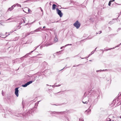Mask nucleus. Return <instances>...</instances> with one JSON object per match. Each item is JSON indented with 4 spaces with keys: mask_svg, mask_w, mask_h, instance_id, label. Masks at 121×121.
I'll list each match as a JSON object with an SVG mask.
<instances>
[{
    "mask_svg": "<svg viewBox=\"0 0 121 121\" xmlns=\"http://www.w3.org/2000/svg\"><path fill=\"white\" fill-rule=\"evenodd\" d=\"M101 91L99 89H96L92 90L91 91V93L93 96H92L88 100V101H93V102L95 103L96 99H94L95 98H96L98 99L99 98V96L101 93Z\"/></svg>",
    "mask_w": 121,
    "mask_h": 121,
    "instance_id": "f257e3e1",
    "label": "nucleus"
},
{
    "mask_svg": "<svg viewBox=\"0 0 121 121\" xmlns=\"http://www.w3.org/2000/svg\"><path fill=\"white\" fill-rule=\"evenodd\" d=\"M30 80L32 78V81H30L28 82L25 84L23 85H22V86L23 87H26L28 85H29L30 84L32 83L35 80V77L34 76H30Z\"/></svg>",
    "mask_w": 121,
    "mask_h": 121,
    "instance_id": "f03ea898",
    "label": "nucleus"
},
{
    "mask_svg": "<svg viewBox=\"0 0 121 121\" xmlns=\"http://www.w3.org/2000/svg\"><path fill=\"white\" fill-rule=\"evenodd\" d=\"M73 26L76 27L77 29H78L80 26V24L78 21H76L73 24Z\"/></svg>",
    "mask_w": 121,
    "mask_h": 121,
    "instance_id": "7ed1b4c3",
    "label": "nucleus"
},
{
    "mask_svg": "<svg viewBox=\"0 0 121 121\" xmlns=\"http://www.w3.org/2000/svg\"><path fill=\"white\" fill-rule=\"evenodd\" d=\"M56 10L57 13L59 15L60 17H62L63 15V14L61 11L57 8L56 9Z\"/></svg>",
    "mask_w": 121,
    "mask_h": 121,
    "instance_id": "20e7f679",
    "label": "nucleus"
},
{
    "mask_svg": "<svg viewBox=\"0 0 121 121\" xmlns=\"http://www.w3.org/2000/svg\"><path fill=\"white\" fill-rule=\"evenodd\" d=\"M65 112H51V113L52 114H62L65 113Z\"/></svg>",
    "mask_w": 121,
    "mask_h": 121,
    "instance_id": "39448f33",
    "label": "nucleus"
},
{
    "mask_svg": "<svg viewBox=\"0 0 121 121\" xmlns=\"http://www.w3.org/2000/svg\"><path fill=\"white\" fill-rule=\"evenodd\" d=\"M19 87H17L15 88V94L16 95L17 97H18L19 95H18V92L19 91L18 90V89L19 88Z\"/></svg>",
    "mask_w": 121,
    "mask_h": 121,
    "instance_id": "423d86ee",
    "label": "nucleus"
},
{
    "mask_svg": "<svg viewBox=\"0 0 121 121\" xmlns=\"http://www.w3.org/2000/svg\"><path fill=\"white\" fill-rule=\"evenodd\" d=\"M27 111L28 112L26 114V115H30V113H32V112H33V109H31L29 110H28Z\"/></svg>",
    "mask_w": 121,
    "mask_h": 121,
    "instance_id": "0eeeda50",
    "label": "nucleus"
},
{
    "mask_svg": "<svg viewBox=\"0 0 121 121\" xmlns=\"http://www.w3.org/2000/svg\"><path fill=\"white\" fill-rule=\"evenodd\" d=\"M85 98V99L87 98V97H86L85 96V94L83 96V99L82 100V103H83L84 104H87L88 103L87 101H86L84 102V98Z\"/></svg>",
    "mask_w": 121,
    "mask_h": 121,
    "instance_id": "6e6552de",
    "label": "nucleus"
},
{
    "mask_svg": "<svg viewBox=\"0 0 121 121\" xmlns=\"http://www.w3.org/2000/svg\"><path fill=\"white\" fill-rule=\"evenodd\" d=\"M118 98H115L112 101V103L113 104H115L116 103H118L119 102V101H118Z\"/></svg>",
    "mask_w": 121,
    "mask_h": 121,
    "instance_id": "1a4fd4ad",
    "label": "nucleus"
},
{
    "mask_svg": "<svg viewBox=\"0 0 121 121\" xmlns=\"http://www.w3.org/2000/svg\"><path fill=\"white\" fill-rule=\"evenodd\" d=\"M13 18H10L6 21V22H13L14 21V20H13Z\"/></svg>",
    "mask_w": 121,
    "mask_h": 121,
    "instance_id": "9d476101",
    "label": "nucleus"
},
{
    "mask_svg": "<svg viewBox=\"0 0 121 121\" xmlns=\"http://www.w3.org/2000/svg\"><path fill=\"white\" fill-rule=\"evenodd\" d=\"M121 44V43H120L119 45H118V46H117L115 47V48L114 47L113 48H110V49H106L104 50L105 51H108V50H111V49H114L115 48H116V47H118Z\"/></svg>",
    "mask_w": 121,
    "mask_h": 121,
    "instance_id": "9b49d317",
    "label": "nucleus"
},
{
    "mask_svg": "<svg viewBox=\"0 0 121 121\" xmlns=\"http://www.w3.org/2000/svg\"><path fill=\"white\" fill-rule=\"evenodd\" d=\"M8 36V35H6V36L5 35H3L2 34H0V36L2 38H5L7 36Z\"/></svg>",
    "mask_w": 121,
    "mask_h": 121,
    "instance_id": "f8f14e48",
    "label": "nucleus"
},
{
    "mask_svg": "<svg viewBox=\"0 0 121 121\" xmlns=\"http://www.w3.org/2000/svg\"><path fill=\"white\" fill-rule=\"evenodd\" d=\"M56 5L55 4H53L52 5V9L53 10H55L56 9Z\"/></svg>",
    "mask_w": 121,
    "mask_h": 121,
    "instance_id": "ddd939ff",
    "label": "nucleus"
},
{
    "mask_svg": "<svg viewBox=\"0 0 121 121\" xmlns=\"http://www.w3.org/2000/svg\"><path fill=\"white\" fill-rule=\"evenodd\" d=\"M13 8L14 7H12V6L11 7H10L8 9V10L11 11L13 9Z\"/></svg>",
    "mask_w": 121,
    "mask_h": 121,
    "instance_id": "4468645a",
    "label": "nucleus"
},
{
    "mask_svg": "<svg viewBox=\"0 0 121 121\" xmlns=\"http://www.w3.org/2000/svg\"><path fill=\"white\" fill-rule=\"evenodd\" d=\"M25 8L26 9L28 10V13H30L31 12L30 10L27 7H25Z\"/></svg>",
    "mask_w": 121,
    "mask_h": 121,
    "instance_id": "2eb2a0df",
    "label": "nucleus"
},
{
    "mask_svg": "<svg viewBox=\"0 0 121 121\" xmlns=\"http://www.w3.org/2000/svg\"><path fill=\"white\" fill-rule=\"evenodd\" d=\"M91 111V109H87V110H86V112H87L88 113V114L89 113V112H90Z\"/></svg>",
    "mask_w": 121,
    "mask_h": 121,
    "instance_id": "dca6fc26",
    "label": "nucleus"
},
{
    "mask_svg": "<svg viewBox=\"0 0 121 121\" xmlns=\"http://www.w3.org/2000/svg\"><path fill=\"white\" fill-rule=\"evenodd\" d=\"M58 41V39L57 38V37H55L54 39V41L55 42H56L57 41Z\"/></svg>",
    "mask_w": 121,
    "mask_h": 121,
    "instance_id": "f3484780",
    "label": "nucleus"
},
{
    "mask_svg": "<svg viewBox=\"0 0 121 121\" xmlns=\"http://www.w3.org/2000/svg\"><path fill=\"white\" fill-rule=\"evenodd\" d=\"M25 20L26 19L24 17H23L22 19V20L23 22L24 23H25Z\"/></svg>",
    "mask_w": 121,
    "mask_h": 121,
    "instance_id": "a211bd4d",
    "label": "nucleus"
},
{
    "mask_svg": "<svg viewBox=\"0 0 121 121\" xmlns=\"http://www.w3.org/2000/svg\"><path fill=\"white\" fill-rule=\"evenodd\" d=\"M114 22L113 20H112L109 22V23L110 24H112L114 23Z\"/></svg>",
    "mask_w": 121,
    "mask_h": 121,
    "instance_id": "6ab92c4d",
    "label": "nucleus"
},
{
    "mask_svg": "<svg viewBox=\"0 0 121 121\" xmlns=\"http://www.w3.org/2000/svg\"><path fill=\"white\" fill-rule=\"evenodd\" d=\"M52 44H48V43H47L46 44V46H50V45H52Z\"/></svg>",
    "mask_w": 121,
    "mask_h": 121,
    "instance_id": "aec40b11",
    "label": "nucleus"
},
{
    "mask_svg": "<svg viewBox=\"0 0 121 121\" xmlns=\"http://www.w3.org/2000/svg\"><path fill=\"white\" fill-rule=\"evenodd\" d=\"M16 5H17V6H18V7L20 6V7H21V5L20 4H18V3H17V4H16Z\"/></svg>",
    "mask_w": 121,
    "mask_h": 121,
    "instance_id": "412c9836",
    "label": "nucleus"
},
{
    "mask_svg": "<svg viewBox=\"0 0 121 121\" xmlns=\"http://www.w3.org/2000/svg\"><path fill=\"white\" fill-rule=\"evenodd\" d=\"M28 55L27 54H26V55H25V56H24L23 57L25 58H26L27 57Z\"/></svg>",
    "mask_w": 121,
    "mask_h": 121,
    "instance_id": "4be33fe9",
    "label": "nucleus"
},
{
    "mask_svg": "<svg viewBox=\"0 0 121 121\" xmlns=\"http://www.w3.org/2000/svg\"><path fill=\"white\" fill-rule=\"evenodd\" d=\"M92 54L91 53L90 54H89V55L88 56V57H86V58H81V59H83L84 58H88V57L90 56Z\"/></svg>",
    "mask_w": 121,
    "mask_h": 121,
    "instance_id": "5701e85b",
    "label": "nucleus"
},
{
    "mask_svg": "<svg viewBox=\"0 0 121 121\" xmlns=\"http://www.w3.org/2000/svg\"><path fill=\"white\" fill-rule=\"evenodd\" d=\"M30 34V33H26V35H25V36H27L28 35H29Z\"/></svg>",
    "mask_w": 121,
    "mask_h": 121,
    "instance_id": "b1692460",
    "label": "nucleus"
},
{
    "mask_svg": "<svg viewBox=\"0 0 121 121\" xmlns=\"http://www.w3.org/2000/svg\"><path fill=\"white\" fill-rule=\"evenodd\" d=\"M60 85H61L60 84L58 85H56L55 86H56V87L59 86H60ZM52 86L53 87L55 86L54 85Z\"/></svg>",
    "mask_w": 121,
    "mask_h": 121,
    "instance_id": "393cba45",
    "label": "nucleus"
},
{
    "mask_svg": "<svg viewBox=\"0 0 121 121\" xmlns=\"http://www.w3.org/2000/svg\"><path fill=\"white\" fill-rule=\"evenodd\" d=\"M107 121H111V119L109 118H107Z\"/></svg>",
    "mask_w": 121,
    "mask_h": 121,
    "instance_id": "a878e982",
    "label": "nucleus"
},
{
    "mask_svg": "<svg viewBox=\"0 0 121 121\" xmlns=\"http://www.w3.org/2000/svg\"><path fill=\"white\" fill-rule=\"evenodd\" d=\"M111 1H110L108 3V5L109 6H110L111 4Z\"/></svg>",
    "mask_w": 121,
    "mask_h": 121,
    "instance_id": "bb28decb",
    "label": "nucleus"
},
{
    "mask_svg": "<svg viewBox=\"0 0 121 121\" xmlns=\"http://www.w3.org/2000/svg\"><path fill=\"white\" fill-rule=\"evenodd\" d=\"M79 121H84L83 119L82 118H80L79 119Z\"/></svg>",
    "mask_w": 121,
    "mask_h": 121,
    "instance_id": "cd10ccee",
    "label": "nucleus"
},
{
    "mask_svg": "<svg viewBox=\"0 0 121 121\" xmlns=\"http://www.w3.org/2000/svg\"><path fill=\"white\" fill-rule=\"evenodd\" d=\"M38 31V29H37L34 30V31H33V32L34 33H35V32H37Z\"/></svg>",
    "mask_w": 121,
    "mask_h": 121,
    "instance_id": "c85d7f7f",
    "label": "nucleus"
},
{
    "mask_svg": "<svg viewBox=\"0 0 121 121\" xmlns=\"http://www.w3.org/2000/svg\"><path fill=\"white\" fill-rule=\"evenodd\" d=\"M33 51H31L30 53H27L28 55H30L31 54V53H32Z\"/></svg>",
    "mask_w": 121,
    "mask_h": 121,
    "instance_id": "c756f323",
    "label": "nucleus"
},
{
    "mask_svg": "<svg viewBox=\"0 0 121 121\" xmlns=\"http://www.w3.org/2000/svg\"><path fill=\"white\" fill-rule=\"evenodd\" d=\"M16 6V4H14V5L12 6V7L14 8V7Z\"/></svg>",
    "mask_w": 121,
    "mask_h": 121,
    "instance_id": "7c9ffc66",
    "label": "nucleus"
},
{
    "mask_svg": "<svg viewBox=\"0 0 121 121\" xmlns=\"http://www.w3.org/2000/svg\"><path fill=\"white\" fill-rule=\"evenodd\" d=\"M120 30H121V28H119L117 30V31H118Z\"/></svg>",
    "mask_w": 121,
    "mask_h": 121,
    "instance_id": "2f4dec72",
    "label": "nucleus"
},
{
    "mask_svg": "<svg viewBox=\"0 0 121 121\" xmlns=\"http://www.w3.org/2000/svg\"><path fill=\"white\" fill-rule=\"evenodd\" d=\"M31 23H27L26 25H29V24H31Z\"/></svg>",
    "mask_w": 121,
    "mask_h": 121,
    "instance_id": "473e14b6",
    "label": "nucleus"
},
{
    "mask_svg": "<svg viewBox=\"0 0 121 121\" xmlns=\"http://www.w3.org/2000/svg\"><path fill=\"white\" fill-rule=\"evenodd\" d=\"M92 38V37H91V38H90L89 36L88 37H87V39H91Z\"/></svg>",
    "mask_w": 121,
    "mask_h": 121,
    "instance_id": "72a5a7b5",
    "label": "nucleus"
},
{
    "mask_svg": "<svg viewBox=\"0 0 121 121\" xmlns=\"http://www.w3.org/2000/svg\"><path fill=\"white\" fill-rule=\"evenodd\" d=\"M39 8L40 9V10H41V11L42 12H43V10L41 8V7H39Z\"/></svg>",
    "mask_w": 121,
    "mask_h": 121,
    "instance_id": "f704fd0d",
    "label": "nucleus"
},
{
    "mask_svg": "<svg viewBox=\"0 0 121 121\" xmlns=\"http://www.w3.org/2000/svg\"><path fill=\"white\" fill-rule=\"evenodd\" d=\"M22 21H21V22L19 23V25H21L22 23Z\"/></svg>",
    "mask_w": 121,
    "mask_h": 121,
    "instance_id": "c9c22d12",
    "label": "nucleus"
},
{
    "mask_svg": "<svg viewBox=\"0 0 121 121\" xmlns=\"http://www.w3.org/2000/svg\"><path fill=\"white\" fill-rule=\"evenodd\" d=\"M94 52H95V51H93L91 52V53L92 54L94 53Z\"/></svg>",
    "mask_w": 121,
    "mask_h": 121,
    "instance_id": "e433bc0d",
    "label": "nucleus"
},
{
    "mask_svg": "<svg viewBox=\"0 0 121 121\" xmlns=\"http://www.w3.org/2000/svg\"><path fill=\"white\" fill-rule=\"evenodd\" d=\"M41 27H39L38 29H38V30H40L41 29Z\"/></svg>",
    "mask_w": 121,
    "mask_h": 121,
    "instance_id": "4c0bfd02",
    "label": "nucleus"
},
{
    "mask_svg": "<svg viewBox=\"0 0 121 121\" xmlns=\"http://www.w3.org/2000/svg\"><path fill=\"white\" fill-rule=\"evenodd\" d=\"M101 32H101V31H99V34H100L101 33Z\"/></svg>",
    "mask_w": 121,
    "mask_h": 121,
    "instance_id": "58836bf2",
    "label": "nucleus"
},
{
    "mask_svg": "<svg viewBox=\"0 0 121 121\" xmlns=\"http://www.w3.org/2000/svg\"><path fill=\"white\" fill-rule=\"evenodd\" d=\"M69 45V44H67V45H66L65 46V47H66V46H68V45Z\"/></svg>",
    "mask_w": 121,
    "mask_h": 121,
    "instance_id": "ea45409f",
    "label": "nucleus"
},
{
    "mask_svg": "<svg viewBox=\"0 0 121 121\" xmlns=\"http://www.w3.org/2000/svg\"><path fill=\"white\" fill-rule=\"evenodd\" d=\"M118 19V18H115V19H113V20H114L115 19L116 20H117V19Z\"/></svg>",
    "mask_w": 121,
    "mask_h": 121,
    "instance_id": "a19ab883",
    "label": "nucleus"
},
{
    "mask_svg": "<svg viewBox=\"0 0 121 121\" xmlns=\"http://www.w3.org/2000/svg\"><path fill=\"white\" fill-rule=\"evenodd\" d=\"M16 38V40H17L18 39V37H17Z\"/></svg>",
    "mask_w": 121,
    "mask_h": 121,
    "instance_id": "79ce46f5",
    "label": "nucleus"
},
{
    "mask_svg": "<svg viewBox=\"0 0 121 121\" xmlns=\"http://www.w3.org/2000/svg\"><path fill=\"white\" fill-rule=\"evenodd\" d=\"M33 32H34L33 31H31L30 33H31V34H32L33 33Z\"/></svg>",
    "mask_w": 121,
    "mask_h": 121,
    "instance_id": "37998d69",
    "label": "nucleus"
},
{
    "mask_svg": "<svg viewBox=\"0 0 121 121\" xmlns=\"http://www.w3.org/2000/svg\"><path fill=\"white\" fill-rule=\"evenodd\" d=\"M97 47H96L95 49V50H94V51H95H95L96 50V49L97 48Z\"/></svg>",
    "mask_w": 121,
    "mask_h": 121,
    "instance_id": "c03bdc74",
    "label": "nucleus"
},
{
    "mask_svg": "<svg viewBox=\"0 0 121 121\" xmlns=\"http://www.w3.org/2000/svg\"><path fill=\"white\" fill-rule=\"evenodd\" d=\"M38 47H36V48H35V49L34 50H33V51H35V49H36Z\"/></svg>",
    "mask_w": 121,
    "mask_h": 121,
    "instance_id": "a18cd8bd",
    "label": "nucleus"
},
{
    "mask_svg": "<svg viewBox=\"0 0 121 121\" xmlns=\"http://www.w3.org/2000/svg\"><path fill=\"white\" fill-rule=\"evenodd\" d=\"M38 104L37 103H35V106H36V105H38Z\"/></svg>",
    "mask_w": 121,
    "mask_h": 121,
    "instance_id": "49530a36",
    "label": "nucleus"
},
{
    "mask_svg": "<svg viewBox=\"0 0 121 121\" xmlns=\"http://www.w3.org/2000/svg\"><path fill=\"white\" fill-rule=\"evenodd\" d=\"M35 21H34L33 22H32L31 23V24H32V23H33V22H35Z\"/></svg>",
    "mask_w": 121,
    "mask_h": 121,
    "instance_id": "de8ad7c7",
    "label": "nucleus"
},
{
    "mask_svg": "<svg viewBox=\"0 0 121 121\" xmlns=\"http://www.w3.org/2000/svg\"><path fill=\"white\" fill-rule=\"evenodd\" d=\"M55 22V21H54V22L52 21V22H51V23H54Z\"/></svg>",
    "mask_w": 121,
    "mask_h": 121,
    "instance_id": "09e8293b",
    "label": "nucleus"
},
{
    "mask_svg": "<svg viewBox=\"0 0 121 121\" xmlns=\"http://www.w3.org/2000/svg\"><path fill=\"white\" fill-rule=\"evenodd\" d=\"M40 101H39L37 102L38 103H37L38 104H39V102Z\"/></svg>",
    "mask_w": 121,
    "mask_h": 121,
    "instance_id": "8fccbe9b",
    "label": "nucleus"
},
{
    "mask_svg": "<svg viewBox=\"0 0 121 121\" xmlns=\"http://www.w3.org/2000/svg\"><path fill=\"white\" fill-rule=\"evenodd\" d=\"M108 28L110 30H111V28L110 27H108Z\"/></svg>",
    "mask_w": 121,
    "mask_h": 121,
    "instance_id": "3c124183",
    "label": "nucleus"
},
{
    "mask_svg": "<svg viewBox=\"0 0 121 121\" xmlns=\"http://www.w3.org/2000/svg\"><path fill=\"white\" fill-rule=\"evenodd\" d=\"M111 2L114 1H115V0H111Z\"/></svg>",
    "mask_w": 121,
    "mask_h": 121,
    "instance_id": "603ef678",
    "label": "nucleus"
},
{
    "mask_svg": "<svg viewBox=\"0 0 121 121\" xmlns=\"http://www.w3.org/2000/svg\"><path fill=\"white\" fill-rule=\"evenodd\" d=\"M81 65V64H79V65H77L76 66H78L79 65Z\"/></svg>",
    "mask_w": 121,
    "mask_h": 121,
    "instance_id": "864d4df0",
    "label": "nucleus"
},
{
    "mask_svg": "<svg viewBox=\"0 0 121 121\" xmlns=\"http://www.w3.org/2000/svg\"><path fill=\"white\" fill-rule=\"evenodd\" d=\"M60 51H59V52H56V53H60Z\"/></svg>",
    "mask_w": 121,
    "mask_h": 121,
    "instance_id": "5fc2aeb1",
    "label": "nucleus"
},
{
    "mask_svg": "<svg viewBox=\"0 0 121 121\" xmlns=\"http://www.w3.org/2000/svg\"><path fill=\"white\" fill-rule=\"evenodd\" d=\"M63 47H61L60 48L61 49H62Z\"/></svg>",
    "mask_w": 121,
    "mask_h": 121,
    "instance_id": "6e6d98bb",
    "label": "nucleus"
},
{
    "mask_svg": "<svg viewBox=\"0 0 121 121\" xmlns=\"http://www.w3.org/2000/svg\"><path fill=\"white\" fill-rule=\"evenodd\" d=\"M43 63H46V64H47V63L45 62H44Z\"/></svg>",
    "mask_w": 121,
    "mask_h": 121,
    "instance_id": "4d7b16f0",
    "label": "nucleus"
},
{
    "mask_svg": "<svg viewBox=\"0 0 121 121\" xmlns=\"http://www.w3.org/2000/svg\"><path fill=\"white\" fill-rule=\"evenodd\" d=\"M65 68V67H64V68H63V69H61L60 70H63V69H64Z\"/></svg>",
    "mask_w": 121,
    "mask_h": 121,
    "instance_id": "13d9d810",
    "label": "nucleus"
},
{
    "mask_svg": "<svg viewBox=\"0 0 121 121\" xmlns=\"http://www.w3.org/2000/svg\"><path fill=\"white\" fill-rule=\"evenodd\" d=\"M45 28V26H44L43 27V28Z\"/></svg>",
    "mask_w": 121,
    "mask_h": 121,
    "instance_id": "bf43d9fd",
    "label": "nucleus"
},
{
    "mask_svg": "<svg viewBox=\"0 0 121 121\" xmlns=\"http://www.w3.org/2000/svg\"><path fill=\"white\" fill-rule=\"evenodd\" d=\"M28 0H26V1H25L24 2H27Z\"/></svg>",
    "mask_w": 121,
    "mask_h": 121,
    "instance_id": "052dcab7",
    "label": "nucleus"
},
{
    "mask_svg": "<svg viewBox=\"0 0 121 121\" xmlns=\"http://www.w3.org/2000/svg\"><path fill=\"white\" fill-rule=\"evenodd\" d=\"M116 4H118V5H120V4H117V3H116Z\"/></svg>",
    "mask_w": 121,
    "mask_h": 121,
    "instance_id": "680f3d73",
    "label": "nucleus"
},
{
    "mask_svg": "<svg viewBox=\"0 0 121 121\" xmlns=\"http://www.w3.org/2000/svg\"><path fill=\"white\" fill-rule=\"evenodd\" d=\"M69 45H72V44H69Z\"/></svg>",
    "mask_w": 121,
    "mask_h": 121,
    "instance_id": "e2e57ef3",
    "label": "nucleus"
},
{
    "mask_svg": "<svg viewBox=\"0 0 121 121\" xmlns=\"http://www.w3.org/2000/svg\"><path fill=\"white\" fill-rule=\"evenodd\" d=\"M120 117L121 119V115L120 116Z\"/></svg>",
    "mask_w": 121,
    "mask_h": 121,
    "instance_id": "0e129e2a",
    "label": "nucleus"
},
{
    "mask_svg": "<svg viewBox=\"0 0 121 121\" xmlns=\"http://www.w3.org/2000/svg\"><path fill=\"white\" fill-rule=\"evenodd\" d=\"M91 106L90 107H89V108H91Z\"/></svg>",
    "mask_w": 121,
    "mask_h": 121,
    "instance_id": "69168bd1",
    "label": "nucleus"
},
{
    "mask_svg": "<svg viewBox=\"0 0 121 121\" xmlns=\"http://www.w3.org/2000/svg\"><path fill=\"white\" fill-rule=\"evenodd\" d=\"M112 116V115H110L109 116V117H110Z\"/></svg>",
    "mask_w": 121,
    "mask_h": 121,
    "instance_id": "338daca9",
    "label": "nucleus"
},
{
    "mask_svg": "<svg viewBox=\"0 0 121 121\" xmlns=\"http://www.w3.org/2000/svg\"><path fill=\"white\" fill-rule=\"evenodd\" d=\"M39 25H40V22H39Z\"/></svg>",
    "mask_w": 121,
    "mask_h": 121,
    "instance_id": "774afa93",
    "label": "nucleus"
}]
</instances>
